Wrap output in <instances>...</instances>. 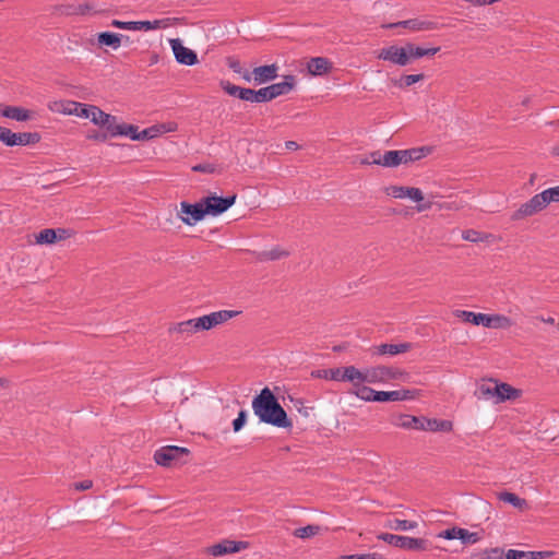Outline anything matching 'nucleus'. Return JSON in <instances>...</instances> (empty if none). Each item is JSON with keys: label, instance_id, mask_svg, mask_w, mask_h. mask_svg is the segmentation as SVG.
I'll return each mask as SVG.
<instances>
[{"label": "nucleus", "instance_id": "obj_63", "mask_svg": "<svg viewBox=\"0 0 559 559\" xmlns=\"http://www.w3.org/2000/svg\"><path fill=\"white\" fill-rule=\"evenodd\" d=\"M228 67L235 72V73H241V64L238 60L235 59H228Z\"/></svg>", "mask_w": 559, "mask_h": 559}, {"label": "nucleus", "instance_id": "obj_16", "mask_svg": "<svg viewBox=\"0 0 559 559\" xmlns=\"http://www.w3.org/2000/svg\"><path fill=\"white\" fill-rule=\"evenodd\" d=\"M197 332L193 319L174 323L168 328V333L170 335H177L176 340H186Z\"/></svg>", "mask_w": 559, "mask_h": 559}, {"label": "nucleus", "instance_id": "obj_32", "mask_svg": "<svg viewBox=\"0 0 559 559\" xmlns=\"http://www.w3.org/2000/svg\"><path fill=\"white\" fill-rule=\"evenodd\" d=\"M499 500L510 503L516 509L523 510L527 508V501L525 499L520 498L513 492L502 491L498 495Z\"/></svg>", "mask_w": 559, "mask_h": 559}, {"label": "nucleus", "instance_id": "obj_33", "mask_svg": "<svg viewBox=\"0 0 559 559\" xmlns=\"http://www.w3.org/2000/svg\"><path fill=\"white\" fill-rule=\"evenodd\" d=\"M69 108H67V112L70 115H75L81 118H88L91 112V107L93 105L82 104L78 102H69Z\"/></svg>", "mask_w": 559, "mask_h": 559}, {"label": "nucleus", "instance_id": "obj_42", "mask_svg": "<svg viewBox=\"0 0 559 559\" xmlns=\"http://www.w3.org/2000/svg\"><path fill=\"white\" fill-rule=\"evenodd\" d=\"M319 532H320L319 525L310 524V525H307L304 527L296 528L294 531L293 535L298 538H309V537L317 535Z\"/></svg>", "mask_w": 559, "mask_h": 559}, {"label": "nucleus", "instance_id": "obj_6", "mask_svg": "<svg viewBox=\"0 0 559 559\" xmlns=\"http://www.w3.org/2000/svg\"><path fill=\"white\" fill-rule=\"evenodd\" d=\"M378 538L391 546L406 550H427L428 548V540L424 538H415L391 533H381Z\"/></svg>", "mask_w": 559, "mask_h": 559}, {"label": "nucleus", "instance_id": "obj_58", "mask_svg": "<svg viewBox=\"0 0 559 559\" xmlns=\"http://www.w3.org/2000/svg\"><path fill=\"white\" fill-rule=\"evenodd\" d=\"M144 24L147 25L144 26V31L158 29L167 26L166 20L144 21Z\"/></svg>", "mask_w": 559, "mask_h": 559}, {"label": "nucleus", "instance_id": "obj_5", "mask_svg": "<svg viewBox=\"0 0 559 559\" xmlns=\"http://www.w3.org/2000/svg\"><path fill=\"white\" fill-rule=\"evenodd\" d=\"M189 453L190 451L187 448L166 445L155 451L154 460L156 464L160 466L170 467L180 463H185L182 459L188 456Z\"/></svg>", "mask_w": 559, "mask_h": 559}, {"label": "nucleus", "instance_id": "obj_64", "mask_svg": "<svg viewBox=\"0 0 559 559\" xmlns=\"http://www.w3.org/2000/svg\"><path fill=\"white\" fill-rule=\"evenodd\" d=\"M92 481L91 480H83V481H80V483H75L74 487L76 490H87L92 487Z\"/></svg>", "mask_w": 559, "mask_h": 559}, {"label": "nucleus", "instance_id": "obj_43", "mask_svg": "<svg viewBox=\"0 0 559 559\" xmlns=\"http://www.w3.org/2000/svg\"><path fill=\"white\" fill-rule=\"evenodd\" d=\"M193 320L198 332L207 331L215 328L211 313L202 316L200 318H194Z\"/></svg>", "mask_w": 559, "mask_h": 559}, {"label": "nucleus", "instance_id": "obj_10", "mask_svg": "<svg viewBox=\"0 0 559 559\" xmlns=\"http://www.w3.org/2000/svg\"><path fill=\"white\" fill-rule=\"evenodd\" d=\"M176 61L185 66H193L198 62V55L190 48L182 45L179 38L169 40Z\"/></svg>", "mask_w": 559, "mask_h": 559}, {"label": "nucleus", "instance_id": "obj_7", "mask_svg": "<svg viewBox=\"0 0 559 559\" xmlns=\"http://www.w3.org/2000/svg\"><path fill=\"white\" fill-rule=\"evenodd\" d=\"M237 195L217 197L216 194H210L202 198L203 207L206 215L218 216L225 213L236 202Z\"/></svg>", "mask_w": 559, "mask_h": 559}, {"label": "nucleus", "instance_id": "obj_20", "mask_svg": "<svg viewBox=\"0 0 559 559\" xmlns=\"http://www.w3.org/2000/svg\"><path fill=\"white\" fill-rule=\"evenodd\" d=\"M497 381L489 380L477 385L475 390V396L478 400L492 401L496 404L497 399Z\"/></svg>", "mask_w": 559, "mask_h": 559}, {"label": "nucleus", "instance_id": "obj_4", "mask_svg": "<svg viewBox=\"0 0 559 559\" xmlns=\"http://www.w3.org/2000/svg\"><path fill=\"white\" fill-rule=\"evenodd\" d=\"M221 87L230 96L237 97L245 102L251 103H267L271 102L272 95L269 86L262 87L258 91L247 87H241L230 83L229 81H221Z\"/></svg>", "mask_w": 559, "mask_h": 559}, {"label": "nucleus", "instance_id": "obj_56", "mask_svg": "<svg viewBox=\"0 0 559 559\" xmlns=\"http://www.w3.org/2000/svg\"><path fill=\"white\" fill-rule=\"evenodd\" d=\"M158 129L156 127L146 128L139 133V141L150 140L157 135Z\"/></svg>", "mask_w": 559, "mask_h": 559}, {"label": "nucleus", "instance_id": "obj_21", "mask_svg": "<svg viewBox=\"0 0 559 559\" xmlns=\"http://www.w3.org/2000/svg\"><path fill=\"white\" fill-rule=\"evenodd\" d=\"M431 148L428 146L421 147H413L408 150H399L401 157V165L408 164L411 162H416L427 156L430 153Z\"/></svg>", "mask_w": 559, "mask_h": 559}, {"label": "nucleus", "instance_id": "obj_31", "mask_svg": "<svg viewBox=\"0 0 559 559\" xmlns=\"http://www.w3.org/2000/svg\"><path fill=\"white\" fill-rule=\"evenodd\" d=\"M57 233L67 234L64 228H45L36 235V242L39 245H52L58 241Z\"/></svg>", "mask_w": 559, "mask_h": 559}, {"label": "nucleus", "instance_id": "obj_53", "mask_svg": "<svg viewBox=\"0 0 559 559\" xmlns=\"http://www.w3.org/2000/svg\"><path fill=\"white\" fill-rule=\"evenodd\" d=\"M247 420V412L245 409H241L238 414V417L234 419L233 421V429L235 432L240 431Z\"/></svg>", "mask_w": 559, "mask_h": 559}, {"label": "nucleus", "instance_id": "obj_27", "mask_svg": "<svg viewBox=\"0 0 559 559\" xmlns=\"http://www.w3.org/2000/svg\"><path fill=\"white\" fill-rule=\"evenodd\" d=\"M496 393H497L496 404H499V403H502L506 401H510V400H515L520 396V391L514 389L513 386H511L508 383H498Z\"/></svg>", "mask_w": 559, "mask_h": 559}, {"label": "nucleus", "instance_id": "obj_19", "mask_svg": "<svg viewBox=\"0 0 559 559\" xmlns=\"http://www.w3.org/2000/svg\"><path fill=\"white\" fill-rule=\"evenodd\" d=\"M276 64L260 66L253 69L252 74L258 84H263L277 78Z\"/></svg>", "mask_w": 559, "mask_h": 559}, {"label": "nucleus", "instance_id": "obj_30", "mask_svg": "<svg viewBox=\"0 0 559 559\" xmlns=\"http://www.w3.org/2000/svg\"><path fill=\"white\" fill-rule=\"evenodd\" d=\"M41 136L38 132H20L14 133L12 138V146L15 145H32L40 141Z\"/></svg>", "mask_w": 559, "mask_h": 559}, {"label": "nucleus", "instance_id": "obj_40", "mask_svg": "<svg viewBox=\"0 0 559 559\" xmlns=\"http://www.w3.org/2000/svg\"><path fill=\"white\" fill-rule=\"evenodd\" d=\"M109 121L102 123V128L106 129V133H108L109 138L120 136V133H117L118 130H121V123L117 122V117L108 114Z\"/></svg>", "mask_w": 559, "mask_h": 559}, {"label": "nucleus", "instance_id": "obj_1", "mask_svg": "<svg viewBox=\"0 0 559 559\" xmlns=\"http://www.w3.org/2000/svg\"><path fill=\"white\" fill-rule=\"evenodd\" d=\"M252 409L261 423L277 428H293L292 419L288 418L286 411L282 407L277 397L267 386L263 388L261 392L254 396L252 401Z\"/></svg>", "mask_w": 559, "mask_h": 559}, {"label": "nucleus", "instance_id": "obj_28", "mask_svg": "<svg viewBox=\"0 0 559 559\" xmlns=\"http://www.w3.org/2000/svg\"><path fill=\"white\" fill-rule=\"evenodd\" d=\"M124 35L112 33V32H102L97 35V41L100 46H107L112 49H118L121 45Z\"/></svg>", "mask_w": 559, "mask_h": 559}, {"label": "nucleus", "instance_id": "obj_26", "mask_svg": "<svg viewBox=\"0 0 559 559\" xmlns=\"http://www.w3.org/2000/svg\"><path fill=\"white\" fill-rule=\"evenodd\" d=\"M406 44H407L406 51L408 52L409 62L413 60L419 59V58H424V57H432L437 52H439L441 49L440 47L424 48L420 46H416L412 43H406Z\"/></svg>", "mask_w": 559, "mask_h": 559}, {"label": "nucleus", "instance_id": "obj_15", "mask_svg": "<svg viewBox=\"0 0 559 559\" xmlns=\"http://www.w3.org/2000/svg\"><path fill=\"white\" fill-rule=\"evenodd\" d=\"M333 63L325 57H313L307 61L308 73L312 76H322L331 72Z\"/></svg>", "mask_w": 559, "mask_h": 559}, {"label": "nucleus", "instance_id": "obj_37", "mask_svg": "<svg viewBox=\"0 0 559 559\" xmlns=\"http://www.w3.org/2000/svg\"><path fill=\"white\" fill-rule=\"evenodd\" d=\"M401 165V157L399 150L386 151L381 157L382 167H397Z\"/></svg>", "mask_w": 559, "mask_h": 559}, {"label": "nucleus", "instance_id": "obj_3", "mask_svg": "<svg viewBox=\"0 0 559 559\" xmlns=\"http://www.w3.org/2000/svg\"><path fill=\"white\" fill-rule=\"evenodd\" d=\"M407 373L400 368L391 366H373L360 370V381L376 384L391 380L404 379Z\"/></svg>", "mask_w": 559, "mask_h": 559}, {"label": "nucleus", "instance_id": "obj_46", "mask_svg": "<svg viewBox=\"0 0 559 559\" xmlns=\"http://www.w3.org/2000/svg\"><path fill=\"white\" fill-rule=\"evenodd\" d=\"M117 133H120V136L121 135L129 136L133 141H139V136H140L139 128L136 126L127 124V123H121V130H118Z\"/></svg>", "mask_w": 559, "mask_h": 559}, {"label": "nucleus", "instance_id": "obj_35", "mask_svg": "<svg viewBox=\"0 0 559 559\" xmlns=\"http://www.w3.org/2000/svg\"><path fill=\"white\" fill-rule=\"evenodd\" d=\"M241 311L237 310H219L211 312V316L213 318L214 325L217 326L222 323L227 322L228 320L239 316Z\"/></svg>", "mask_w": 559, "mask_h": 559}, {"label": "nucleus", "instance_id": "obj_23", "mask_svg": "<svg viewBox=\"0 0 559 559\" xmlns=\"http://www.w3.org/2000/svg\"><path fill=\"white\" fill-rule=\"evenodd\" d=\"M1 115L16 121H27L34 117V114L31 110L17 106H5Z\"/></svg>", "mask_w": 559, "mask_h": 559}, {"label": "nucleus", "instance_id": "obj_57", "mask_svg": "<svg viewBox=\"0 0 559 559\" xmlns=\"http://www.w3.org/2000/svg\"><path fill=\"white\" fill-rule=\"evenodd\" d=\"M86 138L88 140L97 141V142H106L109 138L108 133L100 131H91L87 133Z\"/></svg>", "mask_w": 559, "mask_h": 559}, {"label": "nucleus", "instance_id": "obj_34", "mask_svg": "<svg viewBox=\"0 0 559 559\" xmlns=\"http://www.w3.org/2000/svg\"><path fill=\"white\" fill-rule=\"evenodd\" d=\"M288 254V251L283 250L280 247H275L271 250L259 252L257 258L259 261H275L285 258Z\"/></svg>", "mask_w": 559, "mask_h": 559}, {"label": "nucleus", "instance_id": "obj_14", "mask_svg": "<svg viewBox=\"0 0 559 559\" xmlns=\"http://www.w3.org/2000/svg\"><path fill=\"white\" fill-rule=\"evenodd\" d=\"M386 193L396 199L409 198L415 202L424 200L423 191L414 187L390 186L386 188Z\"/></svg>", "mask_w": 559, "mask_h": 559}, {"label": "nucleus", "instance_id": "obj_45", "mask_svg": "<svg viewBox=\"0 0 559 559\" xmlns=\"http://www.w3.org/2000/svg\"><path fill=\"white\" fill-rule=\"evenodd\" d=\"M390 527L395 531H411L417 527V522L395 519L391 522Z\"/></svg>", "mask_w": 559, "mask_h": 559}, {"label": "nucleus", "instance_id": "obj_51", "mask_svg": "<svg viewBox=\"0 0 559 559\" xmlns=\"http://www.w3.org/2000/svg\"><path fill=\"white\" fill-rule=\"evenodd\" d=\"M460 532H461V527H451V528H447L442 532H440L438 534V537L439 538H443V539H460Z\"/></svg>", "mask_w": 559, "mask_h": 559}, {"label": "nucleus", "instance_id": "obj_36", "mask_svg": "<svg viewBox=\"0 0 559 559\" xmlns=\"http://www.w3.org/2000/svg\"><path fill=\"white\" fill-rule=\"evenodd\" d=\"M110 25L112 27L121 28V29H129V31H144V26H147L144 24V21H129L123 22L120 20H112Z\"/></svg>", "mask_w": 559, "mask_h": 559}, {"label": "nucleus", "instance_id": "obj_13", "mask_svg": "<svg viewBox=\"0 0 559 559\" xmlns=\"http://www.w3.org/2000/svg\"><path fill=\"white\" fill-rule=\"evenodd\" d=\"M390 28L395 27H404L413 32H419V31H435L438 28V23L433 21H424L419 19H409L405 21H400L396 23H391L388 25Z\"/></svg>", "mask_w": 559, "mask_h": 559}, {"label": "nucleus", "instance_id": "obj_29", "mask_svg": "<svg viewBox=\"0 0 559 559\" xmlns=\"http://www.w3.org/2000/svg\"><path fill=\"white\" fill-rule=\"evenodd\" d=\"M453 429V424L452 421L450 420H447V419H430V418H426L425 417V426H424V430L425 431H443V432H449V431H452Z\"/></svg>", "mask_w": 559, "mask_h": 559}, {"label": "nucleus", "instance_id": "obj_8", "mask_svg": "<svg viewBox=\"0 0 559 559\" xmlns=\"http://www.w3.org/2000/svg\"><path fill=\"white\" fill-rule=\"evenodd\" d=\"M407 44L400 47L397 45H391L388 47H383L378 52V59L388 61L392 64H396L400 67H405L409 63Z\"/></svg>", "mask_w": 559, "mask_h": 559}, {"label": "nucleus", "instance_id": "obj_17", "mask_svg": "<svg viewBox=\"0 0 559 559\" xmlns=\"http://www.w3.org/2000/svg\"><path fill=\"white\" fill-rule=\"evenodd\" d=\"M392 424L396 427L404 429L424 430L425 417L401 414L395 419L392 420Z\"/></svg>", "mask_w": 559, "mask_h": 559}, {"label": "nucleus", "instance_id": "obj_60", "mask_svg": "<svg viewBox=\"0 0 559 559\" xmlns=\"http://www.w3.org/2000/svg\"><path fill=\"white\" fill-rule=\"evenodd\" d=\"M310 376L314 379H324L330 380L329 378V369H316L312 370Z\"/></svg>", "mask_w": 559, "mask_h": 559}, {"label": "nucleus", "instance_id": "obj_54", "mask_svg": "<svg viewBox=\"0 0 559 559\" xmlns=\"http://www.w3.org/2000/svg\"><path fill=\"white\" fill-rule=\"evenodd\" d=\"M506 559H530V551L509 549L506 555Z\"/></svg>", "mask_w": 559, "mask_h": 559}, {"label": "nucleus", "instance_id": "obj_24", "mask_svg": "<svg viewBox=\"0 0 559 559\" xmlns=\"http://www.w3.org/2000/svg\"><path fill=\"white\" fill-rule=\"evenodd\" d=\"M296 80L294 75H286L285 80L280 83H274L269 85L270 93L272 98H276L281 95L288 94L295 86Z\"/></svg>", "mask_w": 559, "mask_h": 559}, {"label": "nucleus", "instance_id": "obj_39", "mask_svg": "<svg viewBox=\"0 0 559 559\" xmlns=\"http://www.w3.org/2000/svg\"><path fill=\"white\" fill-rule=\"evenodd\" d=\"M90 119L94 124L102 126V123H105L109 121L108 114L103 111L99 107L93 105L91 107Z\"/></svg>", "mask_w": 559, "mask_h": 559}, {"label": "nucleus", "instance_id": "obj_18", "mask_svg": "<svg viewBox=\"0 0 559 559\" xmlns=\"http://www.w3.org/2000/svg\"><path fill=\"white\" fill-rule=\"evenodd\" d=\"M454 316L462 319L464 322H468L474 325L481 324L484 326H489L492 321V319H490V314L476 313L467 310H455Z\"/></svg>", "mask_w": 559, "mask_h": 559}, {"label": "nucleus", "instance_id": "obj_55", "mask_svg": "<svg viewBox=\"0 0 559 559\" xmlns=\"http://www.w3.org/2000/svg\"><path fill=\"white\" fill-rule=\"evenodd\" d=\"M12 138H13V132L5 128V127H0V141L3 142L7 146H12Z\"/></svg>", "mask_w": 559, "mask_h": 559}, {"label": "nucleus", "instance_id": "obj_41", "mask_svg": "<svg viewBox=\"0 0 559 559\" xmlns=\"http://www.w3.org/2000/svg\"><path fill=\"white\" fill-rule=\"evenodd\" d=\"M424 79V74H406L394 81V85L404 88L408 87Z\"/></svg>", "mask_w": 559, "mask_h": 559}, {"label": "nucleus", "instance_id": "obj_52", "mask_svg": "<svg viewBox=\"0 0 559 559\" xmlns=\"http://www.w3.org/2000/svg\"><path fill=\"white\" fill-rule=\"evenodd\" d=\"M341 559H385L383 555L378 552L371 554H355V555H344Z\"/></svg>", "mask_w": 559, "mask_h": 559}, {"label": "nucleus", "instance_id": "obj_50", "mask_svg": "<svg viewBox=\"0 0 559 559\" xmlns=\"http://www.w3.org/2000/svg\"><path fill=\"white\" fill-rule=\"evenodd\" d=\"M383 154L380 153V151H373L369 153L368 156L360 159L361 165H379L381 166V157Z\"/></svg>", "mask_w": 559, "mask_h": 559}, {"label": "nucleus", "instance_id": "obj_38", "mask_svg": "<svg viewBox=\"0 0 559 559\" xmlns=\"http://www.w3.org/2000/svg\"><path fill=\"white\" fill-rule=\"evenodd\" d=\"M504 551L500 547L486 548L475 554L478 559H502Z\"/></svg>", "mask_w": 559, "mask_h": 559}, {"label": "nucleus", "instance_id": "obj_2", "mask_svg": "<svg viewBox=\"0 0 559 559\" xmlns=\"http://www.w3.org/2000/svg\"><path fill=\"white\" fill-rule=\"evenodd\" d=\"M551 202H559V186L548 188L532 197L512 213L511 219L520 221L524 217L532 216L543 211Z\"/></svg>", "mask_w": 559, "mask_h": 559}, {"label": "nucleus", "instance_id": "obj_49", "mask_svg": "<svg viewBox=\"0 0 559 559\" xmlns=\"http://www.w3.org/2000/svg\"><path fill=\"white\" fill-rule=\"evenodd\" d=\"M377 399V402H390V401H399V391H378V393L373 396Z\"/></svg>", "mask_w": 559, "mask_h": 559}, {"label": "nucleus", "instance_id": "obj_61", "mask_svg": "<svg viewBox=\"0 0 559 559\" xmlns=\"http://www.w3.org/2000/svg\"><path fill=\"white\" fill-rule=\"evenodd\" d=\"M551 555V551H530V559H546Z\"/></svg>", "mask_w": 559, "mask_h": 559}, {"label": "nucleus", "instance_id": "obj_11", "mask_svg": "<svg viewBox=\"0 0 559 559\" xmlns=\"http://www.w3.org/2000/svg\"><path fill=\"white\" fill-rule=\"evenodd\" d=\"M248 546L249 544L247 542L224 539L221 543L209 547V554L213 557H219L226 554L238 552L242 549H246Z\"/></svg>", "mask_w": 559, "mask_h": 559}, {"label": "nucleus", "instance_id": "obj_47", "mask_svg": "<svg viewBox=\"0 0 559 559\" xmlns=\"http://www.w3.org/2000/svg\"><path fill=\"white\" fill-rule=\"evenodd\" d=\"M460 540L463 544H476L480 540V536L476 532H469L468 530L461 527Z\"/></svg>", "mask_w": 559, "mask_h": 559}, {"label": "nucleus", "instance_id": "obj_9", "mask_svg": "<svg viewBox=\"0 0 559 559\" xmlns=\"http://www.w3.org/2000/svg\"><path fill=\"white\" fill-rule=\"evenodd\" d=\"M179 214L181 221L188 226L197 224L206 216L202 200L195 203L180 202Z\"/></svg>", "mask_w": 559, "mask_h": 559}, {"label": "nucleus", "instance_id": "obj_62", "mask_svg": "<svg viewBox=\"0 0 559 559\" xmlns=\"http://www.w3.org/2000/svg\"><path fill=\"white\" fill-rule=\"evenodd\" d=\"M93 5L90 4V3H83V4H79L75 9V13L78 14H86V13H90L92 10H93Z\"/></svg>", "mask_w": 559, "mask_h": 559}, {"label": "nucleus", "instance_id": "obj_22", "mask_svg": "<svg viewBox=\"0 0 559 559\" xmlns=\"http://www.w3.org/2000/svg\"><path fill=\"white\" fill-rule=\"evenodd\" d=\"M412 348L411 343H400V344H380L374 347L376 355H390L395 356L399 354H403L408 352Z\"/></svg>", "mask_w": 559, "mask_h": 559}, {"label": "nucleus", "instance_id": "obj_48", "mask_svg": "<svg viewBox=\"0 0 559 559\" xmlns=\"http://www.w3.org/2000/svg\"><path fill=\"white\" fill-rule=\"evenodd\" d=\"M490 319H492V321L488 328L501 329V328H508L511 324L510 319L506 316L491 314Z\"/></svg>", "mask_w": 559, "mask_h": 559}, {"label": "nucleus", "instance_id": "obj_25", "mask_svg": "<svg viewBox=\"0 0 559 559\" xmlns=\"http://www.w3.org/2000/svg\"><path fill=\"white\" fill-rule=\"evenodd\" d=\"M364 383L365 382L362 381L355 380V383H352L353 390L350 393L365 402H377V399L373 396L378 393V391L365 385Z\"/></svg>", "mask_w": 559, "mask_h": 559}, {"label": "nucleus", "instance_id": "obj_12", "mask_svg": "<svg viewBox=\"0 0 559 559\" xmlns=\"http://www.w3.org/2000/svg\"><path fill=\"white\" fill-rule=\"evenodd\" d=\"M329 378L333 381H347L355 383V380L360 381V369L356 368L355 366L329 369Z\"/></svg>", "mask_w": 559, "mask_h": 559}, {"label": "nucleus", "instance_id": "obj_59", "mask_svg": "<svg viewBox=\"0 0 559 559\" xmlns=\"http://www.w3.org/2000/svg\"><path fill=\"white\" fill-rule=\"evenodd\" d=\"M399 391V401H407V400H413L416 397L417 395V390H406V389H403V390H397Z\"/></svg>", "mask_w": 559, "mask_h": 559}, {"label": "nucleus", "instance_id": "obj_44", "mask_svg": "<svg viewBox=\"0 0 559 559\" xmlns=\"http://www.w3.org/2000/svg\"><path fill=\"white\" fill-rule=\"evenodd\" d=\"M489 237L487 234H483L475 229H466L462 233V238L466 241L471 242H480L486 240Z\"/></svg>", "mask_w": 559, "mask_h": 559}]
</instances>
